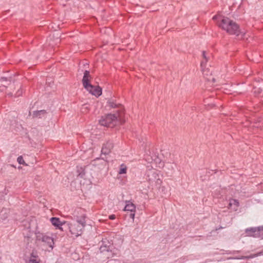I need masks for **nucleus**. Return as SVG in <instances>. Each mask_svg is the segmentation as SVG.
I'll list each match as a JSON object with an SVG mask.
<instances>
[{
    "instance_id": "1",
    "label": "nucleus",
    "mask_w": 263,
    "mask_h": 263,
    "mask_svg": "<svg viewBox=\"0 0 263 263\" xmlns=\"http://www.w3.org/2000/svg\"><path fill=\"white\" fill-rule=\"evenodd\" d=\"M213 19L216 21L217 25L223 30L231 34L238 35L239 32L238 25L229 18L217 15L213 16Z\"/></svg>"
},
{
    "instance_id": "2",
    "label": "nucleus",
    "mask_w": 263,
    "mask_h": 263,
    "mask_svg": "<svg viewBox=\"0 0 263 263\" xmlns=\"http://www.w3.org/2000/svg\"><path fill=\"white\" fill-rule=\"evenodd\" d=\"M85 224L86 222L84 219L78 220L73 222L69 223L68 227L71 234L76 237L81 235Z\"/></svg>"
},
{
    "instance_id": "3",
    "label": "nucleus",
    "mask_w": 263,
    "mask_h": 263,
    "mask_svg": "<svg viewBox=\"0 0 263 263\" xmlns=\"http://www.w3.org/2000/svg\"><path fill=\"white\" fill-rule=\"evenodd\" d=\"M126 117L125 109L121 104L116 105V123L122 124L125 123Z\"/></svg>"
},
{
    "instance_id": "4",
    "label": "nucleus",
    "mask_w": 263,
    "mask_h": 263,
    "mask_svg": "<svg viewBox=\"0 0 263 263\" xmlns=\"http://www.w3.org/2000/svg\"><path fill=\"white\" fill-rule=\"evenodd\" d=\"M36 238L38 240L42 241L44 242L51 250L53 249L54 244L53 238L45 234L39 233L36 234Z\"/></svg>"
},
{
    "instance_id": "5",
    "label": "nucleus",
    "mask_w": 263,
    "mask_h": 263,
    "mask_svg": "<svg viewBox=\"0 0 263 263\" xmlns=\"http://www.w3.org/2000/svg\"><path fill=\"white\" fill-rule=\"evenodd\" d=\"M115 116L114 115H108L105 117H103L99 121V123L101 125L114 127L115 126L114 121Z\"/></svg>"
},
{
    "instance_id": "6",
    "label": "nucleus",
    "mask_w": 263,
    "mask_h": 263,
    "mask_svg": "<svg viewBox=\"0 0 263 263\" xmlns=\"http://www.w3.org/2000/svg\"><path fill=\"white\" fill-rule=\"evenodd\" d=\"M123 210L127 213H130L129 216L132 219L133 221H134L136 211V206L135 204L130 201H126Z\"/></svg>"
},
{
    "instance_id": "7",
    "label": "nucleus",
    "mask_w": 263,
    "mask_h": 263,
    "mask_svg": "<svg viewBox=\"0 0 263 263\" xmlns=\"http://www.w3.org/2000/svg\"><path fill=\"white\" fill-rule=\"evenodd\" d=\"M89 86L91 87L90 88H88L87 86L85 87L89 93L96 97H99L102 94V89L99 86H94L91 84Z\"/></svg>"
},
{
    "instance_id": "8",
    "label": "nucleus",
    "mask_w": 263,
    "mask_h": 263,
    "mask_svg": "<svg viewBox=\"0 0 263 263\" xmlns=\"http://www.w3.org/2000/svg\"><path fill=\"white\" fill-rule=\"evenodd\" d=\"M91 79V78L89 74V71L85 70L84 73V76L82 80L83 85L84 88L86 87V86H87L88 88H91L90 86H89L90 85H91L89 83Z\"/></svg>"
},
{
    "instance_id": "9",
    "label": "nucleus",
    "mask_w": 263,
    "mask_h": 263,
    "mask_svg": "<svg viewBox=\"0 0 263 263\" xmlns=\"http://www.w3.org/2000/svg\"><path fill=\"white\" fill-rule=\"evenodd\" d=\"M260 232V228H253L246 230V233L247 234V235L253 237L259 236Z\"/></svg>"
},
{
    "instance_id": "10",
    "label": "nucleus",
    "mask_w": 263,
    "mask_h": 263,
    "mask_svg": "<svg viewBox=\"0 0 263 263\" xmlns=\"http://www.w3.org/2000/svg\"><path fill=\"white\" fill-rule=\"evenodd\" d=\"M239 206V203L236 199H231L229 200L228 208L231 209L234 211H236Z\"/></svg>"
},
{
    "instance_id": "11",
    "label": "nucleus",
    "mask_w": 263,
    "mask_h": 263,
    "mask_svg": "<svg viewBox=\"0 0 263 263\" xmlns=\"http://www.w3.org/2000/svg\"><path fill=\"white\" fill-rule=\"evenodd\" d=\"M127 171V167L126 165L124 163H122L119 166L118 172V178H120V176L121 175H126Z\"/></svg>"
},
{
    "instance_id": "12",
    "label": "nucleus",
    "mask_w": 263,
    "mask_h": 263,
    "mask_svg": "<svg viewBox=\"0 0 263 263\" xmlns=\"http://www.w3.org/2000/svg\"><path fill=\"white\" fill-rule=\"evenodd\" d=\"M113 146L110 143H106L104 144L102 148V153L104 155L109 154L110 152V149Z\"/></svg>"
},
{
    "instance_id": "13",
    "label": "nucleus",
    "mask_w": 263,
    "mask_h": 263,
    "mask_svg": "<svg viewBox=\"0 0 263 263\" xmlns=\"http://www.w3.org/2000/svg\"><path fill=\"white\" fill-rule=\"evenodd\" d=\"M50 221L53 226L58 227L60 229H61V228H60V226H62V222L60 221L59 218L56 217H52L50 219Z\"/></svg>"
},
{
    "instance_id": "14",
    "label": "nucleus",
    "mask_w": 263,
    "mask_h": 263,
    "mask_svg": "<svg viewBox=\"0 0 263 263\" xmlns=\"http://www.w3.org/2000/svg\"><path fill=\"white\" fill-rule=\"evenodd\" d=\"M17 161L18 162V163L20 164H23V165H27L25 163V162L24 161V159H23V158L22 156H19L17 159Z\"/></svg>"
},
{
    "instance_id": "15",
    "label": "nucleus",
    "mask_w": 263,
    "mask_h": 263,
    "mask_svg": "<svg viewBox=\"0 0 263 263\" xmlns=\"http://www.w3.org/2000/svg\"><path fill=\"white\" fill-rule=\"evenodd\" d=\"M46 114V111L45 110H40L36 112L35 114V116L36 117H40L41 115H44Z\"/></svg>"
},
{
    "instance_id": "16",
    "label": "nucleus",
    "mask_w": 263,
    "mask_h": 263,
    "mask_svg": "<svg viewBox=\"0 0 263 263\" xmlns=\"http://www.w3.org/2000/svg\"><path fill=\"white\" fill-rule=\"evenodd\" d=\"M22 92H23L22 90H18L16 94V96H20V95H21L22 94Z\"/></svg>"
},
{
    "instance_id": "17",
    "label": "nucleus",
    "mask_w": 263,
    "mask_h": 263,
    "mask_svg": "<svg viewBox=\"0 0 263 263\" xmlns=\"http://www.w3.org/2000/svg\"><path fill=\"white\" fill-rule=\"evenodd\" d=\"M115 218V217L114 215H112L109 216V218L111 219H114Z\"/></svg>"
},
{
    "instance_id": "18",
    "label": "nucleus",
    "mask_w": 263,
    "mask_h": 263,
    "mask_svg": "<svg viewBox=\"0 0 263 263\" xmlns=\"http://www.w3.org/2000/svg\"><path fill=\"white\" fill-rule=\"evenodd\" d=\"M202 55H203L204 58H205V59L206 58V57H205V52L204 51L203 52Z\"/></svg>"
},
{
    "instance_id": "19",
    "label": "nucleus",
    "mask_w": 263,
    "mask_h": 263,
    "mask_svg": "<svg viewBox=\"0 0 263 263\" xmlns=\"http://www.w3.org/2000/svg\"><path fill=\"white\" fill-rule=\"evenodd\" d=\"M5 88V86L0 88L1 90L3 91Z\"/></svg>"
}]
</instances>
